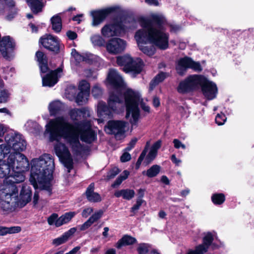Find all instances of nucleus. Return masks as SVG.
Listing matches in <instances>:
<instances>
[{
	"label": "nucleus",
	"mask_w": 254,
	"mask_h": 254,
	"mask_svg": "<svg viewBox=\"0 0 254 254\" xmlns=\"http://www.w3.org/2000/svg\"><path fill=\"white\" fill-rule=\"evenodd\" d=\"M214 240L213 236L211 232H208L207 234L203 238L202 245L207 247L208 249L212 244Z\"/></svg>",
	"instance_id": "42"
},
{
	"label": "nucleus",
	"mask_w": 254,
	"mask_h": 254,
	"mask_svg": "<svg viewBox=\"0 0 254 254\" xmlns=\"http://www.w3.org/2000/svg\"><path fill=\"white\" fill-rule=\"evenodd\" d=\"M192 59L185 57L184 58H181L178 62V64L179 65L185 67L186 68H190Z\"/></svg>",
	"instance_id": "43"
},
{
	"label": "nucleus",
	"mask_w": 254,
	"mask_h": 254,
	"mask_svg": "<svg viewBox=\"0 0 254 254\" xmlns=\"http://www.w3.org/2000/svg\"><path fill=\"white\" fill-rule=\"evenodd\" d=\"M18 191L17 187L13 183L5 187L2 191L4 194L1 196L0 201V207L3 211L12 212L18 206Z\"/></svg>",
	"instance_id": "6"
},
{
	"label": "nucleus",
	"mask_w": 254,
	"mask_h": 254,
	"mask_svg": "<svg viewBox=\"0 0 254 254\" xmlns=\"http://www.w3.org/2000/svg\"><path fill=\"white\" fill-rule=\"evenodd\" d=\"M69 115L70 117V118L73 121L77 120V118L78 117H80V115H79L78 111L76 108L70 110Z\"/></svg>",
	"instance_id": "55"
},
{
	"label": "nucleus",
	"mask_w": 254,
	"mask_h": 254,
	"mask_svg": "<svg viewBox=\"0 0 254 254\" xmlns=\"http://www.w3.org/2000/svg\"><path fill=\"white\" fill-rule=\"evenodd\" d=\"M150 246L148 244L141 243L137 248L138 254H147L149 251Z\"/></svg>",
	"instance_id": "44"
},
{
	"label": "nucleus",
	"mask_w": 254,
	"mask_h": 254,
	"mask_svg": "<svg viewBox=\"0 0 254 254\" xmlns=\"http://www.w3.org/2000/svg\"><path fill=\"white\" fill-rule=\"evenodd\" d=\"M124 97L126 108V118H129L131 114L132 119L129 122L132 125H136L140 117L138 107L140 96L131 89H127L124 93Z\"/></svg>",
	"instance_id": "5"
},
{
	"label": "nucleus",
	"mask_w": 254,
	"mask_h": 254,
	"mask_svg": "<svg viewBox=\"0 0 254 254\" xmlns=\"http://www.w3.org/2000/svg\"><path fill=\"white\" fill-rule=\"evenodd\" d=\"M76 127L68 122L63 117H59L55 120H51L46 125V131L50 134V141H58L61 137L66 139L72 131H74Z\"/></svg>",
	"instance_id": "4"
},
{
	"label": "nucleus",
	"mask_w": 254,
	"mask_h": 254,
	"mask_svg": "<svg viewBox=\"0 0 254 254\" xmlns=\"http://www.w3.org/2000/svg\"><path fill=\"white\" fill-rule=\"evenodd\" d=\"M66 140L71 146L72 150L76 155H80L82 152L89 150L87 146H84L80 143L78 134L75 132V130L70 132Z\"/></svg>",
	"instance_id": "17"
},
{
	"label": "nucleus",
	"mask_w": 254,
	"mask_h": 254,
	"mask_svg": "<svg viewBox=\"0 0 254 254\" xmlns=\"http://www.w3.org/2000/svg\"><path fill=\"white\" fill-rule=\"evenodd\" d=\"M176 69L177 73L180 75H184L185 72L186 71V70L187 69V68L179 65L178 64H177V65H176Z\"/></svg>",
	"instance_id": "61"
},
{
	"label": "nucleus",
	"mask_w": 254,
	"mask_h": 254,
	"mask_svg": "<svg viewBox=\"0 0 254 254\" xmlns=\"http://www.w3.org/2000/svg\"><path fill=\"white\" fill-rule=\"evenodd\" d=\"M16 157L14 154H9L7 160H4L0 162V178H8L13 175L10 173L11 169L14 171L15 166Z\"/></svg>",
	"instance_id": "15"
},
{
	"label": "nucleus",
	"mask_w": 254,
	"mask_h": 254,
	"mask_svg": "<svg viewBox=\"0 0 254 254\" xmlns=\"http://www.w3.org/2000/svg\"><path fill=\"white\" fill-rule=\"evenodd\" d=\"M9 96L8 91L4 89L0 92V103H6Z\"/></svg>",
	"instance_id": "53"
},
{
	"label": "nucleus",
	"mask_w": 254,
	"mask_h": 254,
	"mask_svg": "<svg viewBox=\"0 0 254 254\" xmlns=\"http://www.w3.org/2000/svg\"><path fill=\"white\" fill-rule=\"evenodd\" d=\"M15 46V43L9 36H6L0 40V52L2 57L9 60Z\"/></svg>",
	"instance_id": "16"
},
{
	"label": "nucleus",
	"mask_w": 254,
	"mask_h": 254,
	"mask_svg": "<svg viewBox=\"0 0 254 254\" xmlns=\"http://www.w3.org/2000/svg\"><path fill=\"white\" fill-rule=\"evenodd\" d=\"M143 202H144V200L143 199H136L135 204L130 208V212L132 214H130V216H132L136 213Z\"/></svg>",
	"instance_id": "46"
},
{
	"label": "nucleus",
	"mask_w": 254,
	"mask_h": 254,
	"mask_svg": "<svg viewBox=\"0 0 254 254\" xmlns=\"http://www.w3.org/2000/svg\"><path fill=\"white\" fill-rule=\"evenodd\" d=\"M167 77V73L163 71L159 72L150 81V88L153 89L159 83L163 82Z\"/></svg>",
	"instance_id": "31"
},
{
	"label": "nucleus",
	"mask_w": 254,
	"mask_h": 254,
	"mask_svg": "<svg viewBox=\"0 0 254 254\" xmlns=\"http://www.w3.org/2000/svg\"><path fill=\"white\" fill-rule=\"evenodd\" d=\"M126 42L120 38L110 39L106 44L107 51L112 54H118L123 52L126 48Z\"/></svg>",
	"instance_id": "18"
},
{
	"label": "nucleus",
	"mask_w": 254,
	"mask_h": 254,
	"mask_svg": "<svg viewBox=\"0 0 254 254\" xmlns=\"http://www.w3.org/2000/svg\"><path fill=\"white\" fill-rule=\"evenodd\" d=\"M28 4L34 14H37L42 11L44 4L42 0H28Z\"/></svg>",
	"instance_id": "28"
},
{
	"label": "nucleus",
	"mask_w": 254,
	"mask_h": 254,
	"mask_svg": "<svg viewBox=\"0 0 254 254\" xmlns=\"http://www.w3.org/2000/svg\"><path fill=\"white\" fill-rule=\"evenodd\" d=\"M120 172V169L118 167H114L108 172L107 178L108 180H111L114 178Z\"/></svg>",
	"instance_id": "48"
},
{
	"label": "nucleus",
	"mask_w": 254,
	"mask_h": 254,
	"mask_svg": "<svg viewBox=\"0 0 254 254\" xmlns=\"http://www.w3.org/2000/svg\"><path fill=\"white\" fill-rule=\"evenodd\" d=\"M211 201L215 205L222 204L226 200V197L223 193H214L211 197Z\"/></svg>",
	"instance_id": "34"
},
{
	"label": "nucleus",
	"mask_w": 254,
	"mask_h": 254,
	"mask_svg": "<svg viewBox=\"0 0 254 254\" xmlns=\"http://www.w3.org/2000/svg\"><path fill=\"white\" fill-rule=\"evenodd\" d=\"M91 40L95 45L101 46L102 45L103 39L99 36L94 35L91 37Z\"/></svg>",
	"instance_id": "54"
},
{
	"label": "nucleus",
	"mask_w": 254,
	"mask_h": 254,
	"mask_svg": "<svg viewBox=\"0 0 254 254\" xmlns=\"http://www.w3.org/2000/svg\"><path fill=\"white\" fill-rule=\"evenodd\" d=\"M163 23V17L156 14L152 15L149 19L141 18L140 19V24L142 28L135 32L134 37L139 50L149 57L155 54L156 48L153 45H144L148 42L160 50H165L169 47V34L154 27L155 25L161 28Z\"/></svg>",
	"instance_id": "1"
},
{
	"label": "nucleus",
	"mask_w": 254,
	"mask_h": 254,
	"mask_svg": "<svg viewBox=\"0 0 254 254\" xmlns=\"http://www.w3.org/2000/svg\"><path fill=\"white\" fill-rule=\"evenodd\" d=\"M49 110L51 116H56L61 110V105L59 101H53L49 106Z\"/></svg>",
	"instance_id": "35"
},
{
	"label": "nucleus",
	"mask_w": 254,
	"mask_h": 254,
	"mask_svg": "<svg viewBox=\"0 0 254 254\" xmlns=\"http://www.w3.org/2000/svg\"><path fill=\"white\" fill-rule=\"evenodd\" d=\"M137 141L136 138H133L129 141L127 144V147L125 148V150L129 151L133 148Z\"/></svg>",
	"instance_id": "57"
},
{
	"label": "nucleus",
	"mask_w": 254,
	"mask_h": 254,
	"mask_svg": "<svg viewBox=\"0 0 254 254\" xmlns=\"http://www.w3.org/2000/svg\"><path fill=\"white\" fill-rule=\"evenodd\" d=\"M5 140L10 149H12L14 151L13 153H10L9 154H14L16 157V169L19 171H24L29 166L27 157L23 154L21 153V152L26 149L25 140L22 138L20 134L15 133L7 134L5 136Z\"/></svg>",
	"instance_id": "3"
},
{
	"label": "nucleus",
	"mask_w": 254,
	"mask_h": 254,
	"mask_svg": "<svg viewBox=\"0 0 254 254\" xmlns=\"http://www.w3.org/2000/svg\"><path fill=\"white\" fill-rule=\"evenodd\" d=\"M75 213L74 212H69L64 213L61 216L63 222L64 224L68 223L71 219L75 216Z\"/></svg>",
	"instance_id": "50"
},
{
	"label": "nucleus",
	"mask_w": 254,
	"mask_h": 254,
	"mask_svg": "<svg viewBox=\"0 0 254 254\" xmlns=\"http://www.w3.org/2000/svg\"><path fill=\"white\" fill-rule=\"evenodd\" d=\"M68 38L70 40H74L77 37V33L71 30H68L66 33Z\"/></svg>",
	"instance_id": "60"
},
{
	"label": "nucleus",
	"mask_w": 254,
	"mask_h": 254,
	"mask_svg": "<svg viewBox=\"0 0 254 254\" xmlns=\"http://www.w3.org/2000/svg\"><path fill=\"white\" fill-rule=\"evenodd\" d=\"M45 75L42 77V85L43 86L53 87L58 81V77L56 76L55 71H51L50 70Z\"/></svg>",
	"instance_id": "25"
},
{
	"label": "nucleus",
	"mask_w": 254,
	"mask_h": 254,
	"mask_svg": "<svg viewBox=\"0 0 254 254\" xmlns=\"http://www.w3.org/2000/svg\"><path fill=\"white\" fill-rule=\"evenodd\" d=\"M200 74L189 75L184 80L180 82L177 90L178 93L185 94L192 92L198 89Z\"/></svg>",
	"instance_id": "10"
},
{
	"label": "nucleus",
	"mask_w": 254,
	"mask_h": 254,
	"mask_svg": "<svg viewBox=\"0 0 254 254\" xmlns=\"http://www.w3.org/2000/svg\"><path fill=\"white\" fill-rule=\"evenodd\" d=\"M227 120L226 116L223 113L218 114L215 117V123L218 126L223 125Z\"/></svg>",
	"instance_id": "49"
},
{
	"label": "nucleus",
	"mask_w": 254,
	"mask_h": 254,
	"mask_svg": "<svg viewBox=\"0 0 254 254\" xmlns=\"http://www.w3.org/2000/svg\"><path fill=\"white\" fill-rule=\"evenodd\" d=\"M89 96V94H86L82 91H79L75 98V101L78 105H82L83 102L85 100L87 101L88 100Z\"/></svg>",
	"instance_id": "39"
},
{
	"label": "nucleus",
	"mask_w": 254,
	"mask_h": 254,
	"mask_svg": "<svg viewBox=\"0 0 254 254\" xmlns=\"http://www.w3.org/2000/svg\"><path fill=\"white\" fill-rule=\"evenodd\" d=\"M116 62L119 66H124L123 70L126 73L133 72L139 74L141 72L144 66L142 59L137 58L134 60L129 55L117 57Z\"/></svg>",
	"instance_id": "8"
},
{
	"label": "nucleus",
	"mask_w": 254,
	"mask_h": 254,
	"mask_svg": "<svg viewBox=\"0 0 254 254\" xmlns=\"http://www.w3.org/2000/svg\"><path fill=\"white\" fill-rule=\"evenodd\" d=\"M79 135L81 140L88 144L93 143L97 139V134L90 127L85 128L81 126Z\"/></svg>",
	"instance_id": "20"
},
{
	"label": "nucleus",
	"mask_w": 254,
	"mask_h": 254,
	"mask_svg": "<svg viewBox=\"0 0 254 254\" xmlns=\"http://www.w3.org/2000/svg\"><path fill=\"white\" fill-rule=\"evenodd\" d=\"M52 29L56 33H59L62 28V20L61 17L59 14L52 16L51 18Z\"/></svg>",
	"instance_id": "29"
},
{
	"label": "nucleus",
	"mask_w": 254,
	"mask_h": 254,
	"mask_svg": "<svg viewBox=\"0 0 254 254\" xmlns=\"http://www.w3.org/2000/svg\"><path fill=\"white\" fill-rule=\"evenodd\" d=\"M95 184L94 183H91L84 193L86 198L90 202H98L101 201L100 195L96 192H94Z\"/></svg>",
	"instance_id": "24"
},
{
	"label": "nucleus",
	"mask_w": 254,
	"mask_h": 254,
	"mask_svg": "<svg viewBox=\"0 0 254 254\" xmlns=\"http://www.w3.org/2000/svg\"><path fill=\"white\" fill-rule=\"evenodd\" d=\"M29 181L36 190H45L52 193L51 182L55 170L54 160L49 154H44L32 160Z\"/></svg>",
	"instance_id": "2"
},
{
	"label": "nucleus",
	"mask_w": 254,
	"mask_h": 254,
	"mask_svg": "<svg viewBox=\"0 0 254 254\" xmlns=\"http://www.w3.org/2000/svg\"><path fill=\"white\" fill-rule=\"evenodd\" d=\"M4 6L7 8V13L5 18L8 21L12 20L18 14V8L16 6L14 0H3Z\"/></svg>",
	"instance_id": "22"
},
{
	"label": "nucleus",
	"mask_w": 254,
	"mask_h": 254,
	"mask_svg": "<svg viewBox=\"0 0 254 254\" xmlns=\"http://www.w3.org/2000/svg\"><path fill=\"white\" fill-rule=\"evenodd\" d=\"M120 9L119 6H114L91 12L93 17L92 25L97 26L102 22L111 13L117 12Z\"/></svg>",
	"instance_id": "14"
},
{
	"label": "nucleus",
	"mask_w": 254,
	"mask_h": 254,
	"mask_svg": "<svg viewBox=\"0 0 254 254\" xmlns=\"http://www.w3.org/2000/svg\"><path fill=\"white\" fill-rule=\"evenodd\" d=\"M161 167L158 165H153L147 171H143L142 174H145L149 178H153L156 176L160 171Z\"/></svg>",
	"instance_id": "36"
},
{
	"label": "nucleus",
	"mask_w": 254,
	"mask_h": 254,
	"mask_svg": "<svg viewBox=\"0 0 254 254\" xmlns=\"http://www.w3.org/2000/svg\"><path fill=\"white\" fill-rule=\"evenodd\" d=\"M126 123L121 120H110L105 126V131L110 135H114L117 140L125 137Z\"/></svg>",
	"instance_id": "11"
},
{
	"label": "nucleus",
	"mask_w": 254,
	"mask_h": 254,
	"mask_svg": "<svg viewBox=\"0 0 254 254\" xmlns=\"http://www.w3.org/2000/svg\"><path fill=\"white\" fill-rule=\"evenodd\" d=\"M91 225L92 224L89 222V221L87 220L80 226L79 230L80 231H84L89 228Z\"/></svg>",
	"instance_id": "63"
},
{
	"label": "nucleus",
	"mask_w": 254,
	"mask_h": 254,
	"mask_svg": "<svg viewBox=\"0 0 254 254\" xmlns=\"http://www.w3.org/2000/svg\"><path fill=\"white\" fill-rule=\"evenodd\" d=\"M55 151L56 155L59 157L62 158L64 155L69 153V150L64 143H59L55 146Z\"/></svg>",
	"instance_id": "33"
},
{
	"label": "nucleus",
	"mask_w": 254,
	"mask_h": 254,
	"mask_svg": "<svg viewBox=\"0 0 254 254\" xmlns=\"http://www.w3.org/2000/svg\"><path fill=\"white\" fill-rule=\"evenodd\" d=\"M58 217V215L57 213H54L52 214H51L47 219V221L49 225H55V223L56 222Z\"/></svg>",
	"instance_id": "56"
},
{
	"label": "nucleus",
	"mask_w": 254,
	"mask_h": 254,
	"mask_svg": "<svg viewBox=\"0 0 254 254\" xmlns=\"http://www.w3.org/2000/svg\"><path fill=\"white\" fill-rule=\"evenodd\" d=\"M76 230V228L75 227L71 228L67 231L64 232V234L65 235L67 238L68 239L70 236L73 235L75 233Z\"/></svg>",
	"instance_id": "62"
},
{
	"label": "nucleus",
	"mask_w": 254,
	"mask_h": 254,
	"mask_svg": "<svg viewBox=\"0 0 254 254\" xmlns=\"http://www.w3.org/2000/svg\"><path fill=\"white\" fill-rule=\"evenodd\" d=\"M90 84L86 80H82L79 84L78 89L86 94H90Z\"/></svg>",
	"instance_id": "41"
},
{
	"label": "nucleus",
	"mask_w": 254,
	"mask_h": 254,
	"mask_svg": "<svg viewBox=\"0 0 254 254\" xmlns=\"http://www.w3.org/2000/svg\"><path fill=\"white\" fill-rule=\"evenodd\" d=\"M208 248L200 244L195 247V250H190L186 254H203L208 251Z\"/></svg>",
	"instance_id": "37"
},
{
	"label": "nucleus",
	"mask_w": 254,
	"mask_h": 254,
	"mask_svg": "<svg viewBox=\"0 0 254 254\" xmlns=\"http://www.w3.org/2000/svg\"><path fill=\"white\" fill-rule=\"evenodd\" d=\"M39 44L54 56L59 54L64 48L61 40L51 34H45L41 36Z\"/></svg>",
	"instance_id": "9"
},
{
	"label": "nucleus",
	"mask_w": 254,
	"mask_h": 254,
	"mask_svg": "<svg viewBox=\"0 0 254 254\" xmlns=\"http://www.w3.org/2000/svg\"><path fill=\"white\" fill-rule=\"evenodd\" d=\"M10 153V148L7 146V143L0 145V162H1L3 159L8 154Z\"/></svg>",
	"instance_id": "38"
},
{
	"label": "nucleus",
	"mask_w": 254,
	"mask_h": 254,
	"mask_svg": "<svg viewBox=\"0 0 254 254\" xmlns=\"http://www.w3.org/2000/svg\"><path fill=\"white\" fill-rule=\"evenodd\" d=\"M198 89L200 87L203 95L208 100H212L216 97L218 92L216 84L207 79L203 75H200Z\"/></svg>",
	"instance_id": "13"
},
{
	"label": "nucleus",
	"mask_w": 254,
	"mask_h": 254,
	"mask_svg": "<svg viewBox=\"0 0 254 254\" xmlns=\"http://www.w3.org/2000/svg\"><path fill=\"white\" fill-rule=\"evenodd\" d=\"M137 243V240L130 235H124L116 244L115 247L118 249L124 246L133 245Z\"/></svg>",
	"instance_id": "26"
},
{
	"label": "nucleus",
	"mask_w": 254,
	"mask_h": 254,
	"mask_svg": "<svg viewBox=\"0 0 254 254\" xmlns=\"http://www.w3.org/2000/svg\"><path fill=\"white\" fill-rule=\"evenodd\" d=\"M157 153L154 151L150 150L148 154L146 156L145 159V163L148 165L151 163L156 157Z\"/></svg>",
	"instance_id": "47"
},
{
	"label": "nucleus",
	"mask_w": 254,
	"mask_h": 254,
	"mask_svg": "<svg viewBox=\"0 0 254 254\" xmlns=\"http://www.w3.org/2000/svg\"><path fill=\"white\" fill-rule=\"evenodd\" d=\"M135 195L134 190L131 189H122L117 190L114 193V195L116 197H122L124 199L130 200Z\"/></svg>",
	"instance_id": "27"
},
{
	"label": "nucleus",
	"mask_w": 254,
	"mask_h": 254,
	"mask_svg": "<svg viewBox=\"0 0 254 254\" xmlns=\"http://www.w3.org/2000/svg\"><path fill=\"white\" fill-rule=\"evenodd\" d=\"M32 194V190L29 187H22L18 197V205L21 207L25 206L31 201Z\"/></svg>",
	"instance_id": "23"
},
{
	"label": "nucleus",
	"mask_w": 254,
	"mask_h": 254,
	"mask_svg": "<svg viewBox=\"0 0 254 254\" xmlns=\"http://www.w3.org/2000/svg\"><path fill=\"white\" fill-rule=\"evenodd\" d=\"M122 93L121 92H111L107 100V104L100 101L97 106V114L100 118L112 117L113 113L117 110V104L122 103Z\"/></svg>",
	"instance_id": "7"
},
{
	"label": "nucleus",
	"mask_w": 254,
	"mask_h": 254,
	"mask_svg": "<svg viewBox=\"0 0 254 254\" xmlns=\"http://www.w3.org/2000/svg\"><path fill=\"white\" fill-rule=\"evenodd\" d=\"M60 159L64 164V166L68 169V172H70V170L73 168V159L70 152Z\"/></svg>",
	"instance_id": "32"
},
{
	"label": "nucleus",
	"mask_w": 254,
	"mask_h": 254,
	"mask_svg": "<svg viewBox=\"0 0 254 254\" xmlns=\"http://www.w3.org/2000/svg\"><path fill=\"white\" fill-rule=\"evenodd\" d=\"M21 231V228L20 226L7 227L0 226V236H4L7 234L18 233Z\"/></svg>",
	"instance_id": "30"
},
{
	"label": "nucleus",
	"mask_w": 254,
	"mask_h": 254,
	"mask_svg": "<svg viewBox=\"0 0 254 254\" xmlns=\"http://www.w3.org/2000/svg\"><path fill=\"white\" fill-rule=\"evenodd\" d=\"M161 143L162 141L161 140H157V141L153 143V144L151 147L150 150L154 151V152H156L157 153L158 150L161 146Z\"/></svg>",
	"instance_id": "58"
},
{
	"label": "nucleus",
	"mask_w": 254,
	"mask_h": 254,
	"mask_svg": "<svg viewBox=\"0 0 254 254\" xmlns=\"http://www.w3.org/2000/svg\"><path fill=\"white\" fill-rule=\"evenodd\" d=\"M131 155L128 152L124 153L120 157V160L122 162H127L131 159Z\"/></svg>",
	"instance_id": "59"
},
{
	"label": "nucleus",
	"mask_w": 254,
	"mask_h": 254,
	"mask_svg": "<svg viewBox=\"0 0 254 254\" xmlns=\"http://www.w3.org/2000/svg\"><path fill=\"white\" fill-rule=\"evenodd\" d=\"M67 241L68 239L66 236L63 234L61 236L54 239L52 244L56 246H59L65 243Z\"/></svg>",
	"instance_id": "45"
},
{
	"label": "nucleus",
	"mask_w": 254,
	"mask_h": 254,
	"mask_svg": "<svg viewBox=\"0 0 254 254\" xmlns=\"http://www.w3.org/2000/svg\"><path fill=\"white\" fill-rule=\"evenodd\" d=\"M35 60L38 62L41 73H46L50 70L48 66L47 56L40 50L37 51L35 55Z\"/></svg>",
	"instance_id": "21"
},
{
	"label": "nucleus",
	"mask_w": 254,
	"mask_h": 254,
	"mask_svg": "<svg viewBox=\"0 0 254 254\" xmlns=\"http://www.w3.org/2000/svg\"><path fill=\"white\" fill-rule=\"evenodd\" d=\"M92 94L94 98H99L102 95V90L99 86H94L92 89Z\"/></svg>",
	"instance_id": "51"
},
{
	"label": "nucleus",
	"mask_w": 254,
	"mask_h": 254,
	"mask_svg": "<svg viewBox=\"0 0 254 254\" xmlns=\"http://www.w3.org/2000/svg\"><path fill=\"white\" fill-rule=\"evenodd\" d=\"M190 68L192 69L194 71L198 72H200L202 70L200 64L199 62H195L192 60H191Z\"/></svg>",
	"instance_id": "52"
},
{
	"label": "nucleus",
	"mask_w": 254,
	"mask_h": 254,
	"mask_svg": "<svg viewBox=\"0 0 254 254\" xmlns=\"http://www.w3.org/2000/svg\"><path fill=\"white\" fill-rule=\"evenodd\" d=\"M107 80L113 88L117 91H120L124 88V80L122 76L114 69L110 70Z\"/></svg>",
	"instance_id": "19"
},
{
	"label": "nucleus",
	"mask_w": 254,
	"mask_h": 254,
	"mask_svg": "<svg viewBox=\"0 0 254 254\" xmlns=\"http://www.w3.org/2000/svg\"><path fill=\"white\" fill-rule=\"evenodd\" d=\"M75 52V58L76 60H79L81 62H84L89 64H93V60L91 59L88 55H82L78 52H76L75 49H73Z\"/></svg>",
	"instance_id": "40"
},
{
	"label": "nucleus",
	"mask_w": 254,
	"mask_h": 254,
	"mask_svg": "<svg viewBox=\"0 0 254 254\" xmlns=\"http://www.w3.org/2000/svg\"><path fill=\"white\" fill-rule=\"evenodd\" d=\"M101 32L105 37L120 36L125 33V26L121 21L116 20L105 25L102 28Z\"/></svg>",
	"instance_id": "12"
},
{
	"label": "nucleus",
	"mask_w": 254,
	"mask_h": 254,
	"mask_svg": "<svg viewBox=\"0 0 254 254\" xmlns=\"http://www.w3.org/2000/svg\"><path fill=\"white\" fill-rule=\"evenodd\" d=\"M123 180L119 176L116 179L114 182L112 184V188H116L120 185L123 182Z\"/></svg>",
	"instance_id": "64"
}]
</instances>
